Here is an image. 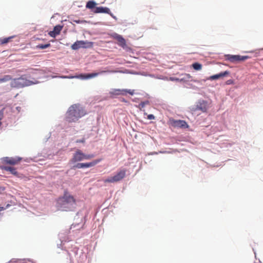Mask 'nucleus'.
I'll use <instances>...</instances> for the list:
<instances>
[{
    "mask_svg": "<svg viewBox=\"0 0 263 263\" xmlns=\"http://www.w3.org/2000/svg\"><path fill=\"white\" fill-rule=\"evenodd\" d=\"M76 199L67 190L64 191L62 197L57 200L58 206L62 211H69L76 204Z\"/></svg>",
    "mask_w": 263,
    "mask_h": 263,
    "instance_id": "f257e3e1",
    "label": "nucleus"
},
{
    "mask_svg": "<svg viewBox=\"0 0 263 263\" xmlns=\"http://www.w3.org/2000/svg\"><path fill=\"white\" fill-rule=\"evenodd\" d=\"M86 111L79 104H73L68 109L66 114V121L69 123L75 122L86 115Z\"/></svg>",
    "mask_w": 263,
    "mask_h": 263,
    "instance_id": "f03ea898",
    "label": "nucleus"
},
{
    "mask_svg": "<svg viewBox=\"0 0 263 263\" xmlns=\"http://www.w3.org/2000/svg\"><path fill=\"white\" fill-rule=\"evenodd\" d=\"M35 82L26 79L24 76L17 79H14L11 82V86L13 87H23L35 84Z\"/></svg>",
    "mask_w": 263,
    "mask_h": 263,
    "instance_id": "7ed1b4c3",
    "label": "nucleus"
},
{
    "mask_svg": "<svg viewBox=\"0 0 263 263\" xmlns=\"http://www.w3.org/2000/svg\"><path fill=\"white\" fill-rule=\"evenodd\" d=\"M93 157L94 155L92 154L86 155L80 150L78 149L73 154V157L70 160V161L72 163H75L84 160H89Z\"/></svg>",
    "mask_w": 263,
    "mask_h": 263,
    "instance_id": "20e7f679",
    "label": "nucleus"
},
{
    "mask_svg": "<svg viewBox=\"0 0 263 263\" xmlns=\"http://www.w3.org/2000/svg\"><path fill=\"white\" fill-rule=\"evenodd\" d=\"M126 170L125 169L120 170L114 176L108 177L104 180V183H115L119 182L125 178Z\"/></svg>",
    "mask_w": 263,
    "mask_h": 263,
    "instance_id": "39448f33",
    "label": "nucleus"
},
{
    "mask_svg": "<svg viewBox=\"0 0 263 263\" xmlns=\"http://www.w3.org/2000/svg\"><path fill=\"white\" fill-rule=\"evenodd\" d=\"M227 60L229 61L232 63L239 62L240 61H245L248 59L249 57L247 55H231L227 54L225 55Z\"/></svg>",
    "mask_w": 263,
    "mask_h": 263,
    "instance_id": "423d86ee",
    "label": "nucleus"
},
{
    "mask_svg": "<svg viewBox=\"0 0 263 263\" xmlns=\"http://www.w3.org/2000/svg\"><path fill=\"white\" fill-rule=\"evenodd\" d=\"M101 160V159H97L89 163H77L74 167L78 168L90 167L94 166L99 162H100Z\"/></svg>",
    "mask_w": 263,
    "mask_h": 263,
    "instance_id": "0eeeda50",
    "label": "nucleus"
},
{
    "mask_svg": "<svg viewBox=\"0 0 263 263\" xmlns=\"http://www.w3.org/2000/svg\"><path fill=\"white\" fill-rule=\"evenodd\" d=\"M115 71L113 70H102L100 72H94L86 74H81L79 77H77V78H81L82 79H90L98 76L99 74L106 73V72H115Z\"/></svg>",
    "mask_w": 263,
    "mask_h": 263,
    "instance_id": "6e6552de",
    "label": "nucleus"
},
{
    "mask_svg": "<svg viewBox=\"0 0 263 263\" xmlns=\"http://www.w3.org/2000/svg\"><path fill=\"white\" fill-rule=\"evenodd\" d=\"M21 158H13L6 157L3 159V161L4 163L9 164L11 165H15L20 162L21 160Z\"/></svg>",
    "mask_w": 263,
    "mask_h": 263,
    "instance_id": "1a4fd4ad",
    "label": "nucleus"
},
{
    "mask_svg": "<svg viewBox=\"0 0 263 263\" xmlns=\"http://www.w3.org/2000/svg\"><path fill=\"white\" fill-rule=\"evenodd\" d=\"M172 124L174 127L186 128L188 127V125L187 123L184 121L181 120H173L172 121Z\"/></svg>",
    "mask_w": 263,
    "mask_h": 263,
    "instance_id": "9d476101",
    "label": "nucleus"
},
{
    "mask_svg": "<svg viewBox=\"0 0 263 263\" xmlns=\"http://www.w3.org/2000/svg\"><path fill=\"white\" fill-rule=\"evenodd\" d=\"M230 74V72L229 71H225L223 72H221L218 74H216L215 75H213L207 78V80H214L218 79L227 76Z\"/></svg>",
    "mask_w": 263,
    "mask_h": 263,
    "instance_id": "9b49d317",
    "label": "nucleus"
},
{
    "mask_svg": "<svg viewBox=\"0 0 263 263\" xmlns=\"http://www.w3.org/2000/svg\"><path fill=\"white\" fill-rule=\"evenodd\" d=\"M87 43H88L83 41H77L72 45L71 48L73 50H77L80 48H85Z\"/></svg>",
    "mask_w": 263,
    "mask_h": 263,
    "instance_id": "f8f14e48",
    "label": "nucleus"
},
{
    "mask_svg": "<svg viewBox=\"0 0 263 263\" xmlns=\"http://www.w3.org/2000/svg\"><path fill=\"white\" fill-rule=\"evenodd\" d=\"M62 29V26L60 25H57L54 27L52 31H50L49 32V35L53 37H55L57 35L60 33V32Z\"/></svg>",
    "mask_w": 263,
    "mask_h": 263,
    "instance_id": "ddd939ff",
    "label": "nucleus"
},
{
    "mask_svg": "<svg viewBox=\"0 0 263 263\" xmlns=\"http://www.w3.org/2000/svg\"><path fill=\"white\" fill-rule=\"evenodd\" d=\"M96 13H110V9L107 7H98L96 8V10L94 11Z\"/></svg>",
    "mask_w": 263,
    "mask_h": 263,
    "instance_id": "4468645a",
    "label": "nucleus"
},
{
    "mask_svg": "<svg viewBox=\"0 0 263 263\" xmlns=\"http://www.w3.org/2000/svg\"><path fill=\"white\" fill-rule=\"evenodd\" d=\"M197 107L198 109L203 112H205L207 110L206 103L204 101L199 102Z\"/></svg>",
    "mask_w": 263,
    "mask_h": 263,
    "instance_id": "2eb2a0df",
    "label": "nucleus"
},
{
    "mask_svg": "<svg viewBox=\"0 0 263 263\" xmlns=\"http://www.w3.org/2000/svg\"><path fill=\"white\" fill-rule=\"evenodd\" d=\"M2 168L3 170H4L5 171L10 172L11 173V174H12L15 176L17 175V172L16 171V169L13 167L4 166Z\"/></svg>",
    "mask_w": 263,
    "mask_h": 263,
    "instance_id": "dca6fc26",
    "label": "nucleus"
},
{
    "mask_svg": "<svg viewBox=\"0 0 263 263\" xmlns=\"http://www.w3.org/2000/svg\"><path fill=\"white\" fill-rule=\"evenodd\" d=\"M115 39L120 43L121 45H124L125 44V40L121 35L116 34Z\"/></svg>",
    "mask_w": 263,
    "mask_h": 263,
    "instance_id": "f3484780",
    "label": "nucleus"
},
{
    "mask_svg": "<svg viewBox=\"0 0 263 263\" xmlns=\"http://www.w3.org/2000/svg\"><path fill=\"white\" fill-rule=\"evenodd\" d=\"M13 36H9L8 37L0 39V44L1 45L5 44L10 42Z\"/></svg>",
    "mask_w": 263,
    "mask_h": 263,
    "instance_id": "a211bd4d",
    "label": "nucleus"
},
{
    "mask_svg": "<svg viewBox=\"0 0 263 263\" xmlns=\"http://www.w3.org/2000/svg\"><path fill=\"white\" fill-rule=\"evenodd\" d=\"M96 5H97V4L95 2L89 1L87 3L86 7L87 8L92 9L95 7Z\"/></svg>",
    "mask_w": 263,
    "mask_h": 263,
    "instance_id": "6ab92c4d",
    "label": "nucleus"
},
{
    "mask_svg": "<svg viewBox=\"0 0 263 263\" xmlns=\"http://www.w3.org/2000/svg\"><path fill=\"white\" fill-rule=\"evenodd\" d=\"M124 91H123V89H115L112 90L110 92V94L114 95H123L124 94Z\"/></svg>",
    "mask_w": 263,
    "mask_h": 263,
    "instance_id": "aec40b11",
    "label": "nucleus"
},
{
    "mask_svg": "<svg viewBox=\"0 0 263 263\" xmlns=\"http://www.w3.org/2000/svg\"><path fill=\"white\" fill-rule=\"evenodd\" d=\"M12 80V77L9 75H5L0 79V83L6 82Z\"/></svg>",
    "mask_w": 263,
    "mask_h": 263,
    "instance_id": "412c9836",
    "label": "nucleus"
},
{
    "mask_svg": "<svg viewBox=\"0 0 263 263\" xmlns=\"http://www.w3.org/2000/svg\"><path fill=\"white\" fill-rule=\"evenodd\" d=\"M192 67L195 70H200L202 68V65L199 63H194L192 64Z\"/></svg>",
    "mask_w": 263,
    "mask_h": 263,
    "instance_id": "4be33fe9",
    "label": "nucleus"
},
{
    "mask_svg": "<svg viewBox=\"0 0 263 263\" xmlns=\"http://www.w3.org/2000/svg\"><path fill=\"white\" fill-rule=\"evenodd\" d=\"M50 46V44L48 43L46 44H39L36 46V48L43 49L49 47Z\"/></svg>",
    "mask_w": 263,
    "mask_h": 263,
    "instance_id": "5701e85b",
    "label": "nucleus"
},
{
    "mask_svg": "<svg viewBox=\"0 0 263 263\" xmlns=\"http://www.w3.org/2000/svg\"><path fill=\"white\" fill-rule=\"evenodd\" d=\"M123 91L125 92H128V93H129L131 95H133L134 93V90H130V89H129V90L123 89Z\"/></svg>",
    "mask_w": 263,
    "mask_h": 263,
    "instance_id": "b1692460",
    "label": "nucleus"
},
{
    "mask_svg": "<svg viewBox=\"0 0 263 263\" xmlns=\"http://www.w3.org/2000/svg\"><path fill=\"white\" fill-rule=\"evenodd\" d=\"M4 117V109L0 110V122H1L2 119Z\"/></svg>",
    "mask_w": 263,
    "mask_h": 263,
    "instance_id": "393cba45",
    "label": "nucleus"
},
{
    "mask_svg": "<svg viewBox=\"0 0 263 263\" xmlns=\"http://www.w3.org/2000/svg\"><path fill=\"white\" fill-rule=\"evenodd\" d=\"M147 119H149V120L154 119H155V116L153 115H152V114H150V115H148Z\"/></svg>",
    "mask_w": 263,
    "mask_h": 263,
    "instance_id": "a878e982",
    "label": "nucleus"
},
{
    "mask_svg": "<svg viewBox=\"0 0 263 263\" xmlns=\"http://www.w3.org/2000/svg\"><path fill=\"white\" fill-rule=\"evenodd\" d=\"M85 142V139L83 138L81 140H77L76 141V143H84Z\"/></svg>",
    "mask_w": 263,
    "mask_h": 263,
    "instance_id": "bb28decb",
    "label": "nucleus"
},
{
    "mask_svg": "<svg viewBox=\"0 0 263 263\" xmlns=\"http://www.w3.org/2000/svg\"><path fill=\"white\" fill-rule=\"evenodd\" d=\"M227 84L230 85V84H233V81L232 80H229L226 82Z\"/></svg>",
    "mask_w": 263,
    "mask_h": 263,
    "instance_id": "cd10ccee",
    "label": "nucleus"
},
{
    "mask_svg": "<svg viewBox=\"0 0 263 263\" xmlns=\"http://www.w3.org/2000/svg\"><path fill=\"white\" fill-rule=\"evenodd\" d=\"M108 14H109L112 17H113L115 20H117L116 17L115 16H114V14L110 11V13H108Z\"/></svg>",
    "mask_w": 263,
    "mask_h": 263,
    "instance_id": "c85d7f7f",
    "label": "nucleus"
},
{
    "mask_svg": "<svg viewBox=\"0 0 263 263\" xmlns=\"http://www.w3.org/2000/svg\"><path fill=\"white\" fill-rule=\"evenodd\" d=\"M145 104H146V103H145V102H141V103H140V105H141V106H142V107H144V105H145Z\"/></svg>",
    "mask_w": 263,
    "mask_h": 263,
    "instance_id": "c756f323",
    "label": "nucleus"
},
{
    "mask_svg": "<svg viewBox=\"0 0 263 263\" xmlns=\"http://www.w3.org/2000/svg\"><path fill=\"white\" fill-rule=\"evenodd\" d=\"M5 209V208L4 207H2V206L0 207V212L4 210Z\"/></svg>",
    "mask_w": 263,
    "mask_h": 263,
    "instance_id": "7c9ffc66",
    "label": "nucleus"
},
{
    "mask_svg": "<svg viewBox=\"0 0 263 263\" xmlns=\"http://www.w3.org/2000/svg\"><path fill=\"white\" fill-rule=\"evenodd\" d=\"M1 125H2V122H0V126H1Z\"/></svg>",
    "mask_w": 263,
    "mask_h": 263,
    "instance_id": "2f4dec72",
    "label": "nucleus"
}]
</instances>
